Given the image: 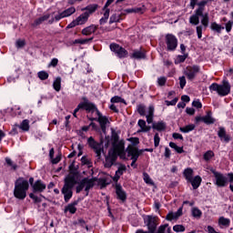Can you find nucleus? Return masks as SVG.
I'll return each mask as SVG.
<instances>
[{"mask_svg": "<svg viewBox=\"0 0 233 233\" xmlns=\"http://www.w3.org/2000/svg\"><path fill=\"white\" fill-rule=\"evenodd\" d=\"M111 143L112 148L106 157V167H112V165L116 163L117 156H119L120 159H125V157H127L125 153V141L119 140V136L114 128H111Z\"/></svg>", "mask_w": 233, "mask_h": 233, "instance_id": "obj_1", "label": "nucleus"}, {"mask_svg": "<svg viewBox=\"0 0 233 233\" xmlns=\"http://www.w3.org/2000/svg\"><path fill=\"white\" fill-rule=\"evenodd\" d=\"M28 180L20 177L15 183L14 196L16 199H25L26 198V190H28Z\"/></svg>", "mask_w": 233, "mask_h": 233, "instance_id": "obj_2", "label": "nucleus"}, {"mask_svg": "<svg viewBox=\"0 0 233 233\" xmlns=\"http://www.w3.org/2000/svg\"><path fill=\"white\" fill-rule=\"evenodd\" d=\"M77 183L76 177L68 176L65 179V185L62 188V194L64 195L65 201L68 202L72 198V188Z\"/></svg>", "mask_w": 233, "mask_h": 233, "instance_id": "obj_3", "label": "nucleus"}, {"mask_svg": "<svg viewBox=\"0 0 233 233\" xmlns=\"http://www.w3.org/2000/svg\"><path fill=\"white\" fill-rule=\"evenodd\" d=\"M210 92H217L218 96H228L230 94V84L227 80H223L222 84L213 83L209 86Z\"/></svg>", "mask_w": 233, "mask_h": 233, "instance_id": "obj_4", "label": "nucleus"}, {"mask_svg": "<svg viewBox=\"0 0 233 233\" xmlns=\"http://www.w3.org/2000/svg\"><path fill=\"white\" fill-rule=\"evenodd\" d=\"M81 109L86 110L89 114H92V116H96L97 112H99L96 105L86 100V98L84 99V102L78 104L76 108V112H79Z\"/></svg>", "mask_w": 233, "mask_h": 233, "instance_id": "obj_5", "label": "nucleus"}, {"mask_svg": "<svg viewBox=\"0 0 233 233\" xmlns=\"http://www.w3.org/2000/svg\"><path fill=\"white\" fill-rule=\"evenodd\" d=\"M210 171L215 177L214 185L220 187H225L228 185V177L227 175H223L222 173L216 171L214 168H211Z\"/></svg>", "mask_w": 233, "mask_h": 233, "instance_id": "obj_6", "label": "nucleus"}, {"mask_svg": "<svg viewBox=\"0 0 233 233\" xmlns=\"http://www.w3.org/2000/svg\"><path fill=\"white\" fill-rule=\"evenodd\" d=\"M96 117H89V121H98L100 128L103 134H106V125H108V118L101 114V112L96 111Z\"/></svg>", "mask_w": 233, "mask_h": 233, "instance_id": "obj_7", "label": "nucleus"}, {"mask_svg": "<svg viewBox=\"0 0 233 233\" xmlns=\"http://www.w3.org/2000/svg\"><path fill=\"white\" fill-rule=\"evenodd\" d=\"M94 187V179L92 178H84L81 180L80 184L76 187V194H79L83 188L86 192V196H88V191L90 188Z\"/></svg>", "mask_w": 233, "mask_h": 233, "instance_id": "obj_8", "label": "nucleus"}, {"mask_svg": "<svg viewBox=\"0 0 233 233\" xmlns=\"http://www.w3.org/2000/svg\"><path fill=\"white\" fill-rule=\"evenodd\" d=\"M89 13H83L75 20H73L68 25L67 28H74L75 26H79V25H85L88 21Z\"/></svg>", "mask_w": 233, "mask_h": 233, "instance_id": "obj_9", "label": "nucleus"}, {"mask_svg": "<svg viewBox=\"0 0 233 233\" xmlns=\"http://www.w3.org/2000/svg\"><path fill=\"white\" fill-rule=\"evenodd\" d=\"M199 70L200 68L198 66H187L184 74L189 81H194V79H196V76L199 74Z\"/></svg>", "mask_w": 233, "mask_h": 233, "instance_id": "obj_10", "label": "nucleus"}, {"mask_svg": "<svg viewBox=\"0 0 233 233\" xmlns=\"http://www.w3.org/2000/svg\"><path fill=\"white\" fill-rule=\"evenodd\" d=\"M110 50L111 52H114L117 57L120 58L127 57V56H128V51H127L125 48L117 44H111Z\"/></svg>", "mask_w": 233, "mask_h": 233, "instance_id": "obj_11", "label": "nucleus"}, {"mask_svg": "<svg viewBox=\"0 0 233 233\" xmlns=\"http://www.w3.org/2000/svg\"><path fill=\"white\" fill-rule=\"evenodd\" d=\"M167 48L170 52H174L177 48V38L173 35H167L166 36Z\"/></svg>", "mask_w": 233, "mask_h": 233, "instance_id": "obj_12", "label": "nucleus"}, {"mask_svg": "<svg viewBox=\"0 0 233 233\" xmlns=\"http://www.w3.org/2000/svg\"><path fill=\"white\" fill-rule=\"evenodd\" d=\"M127 154L128 156H131V159H132L131 167H134V168H136L137 167L136 165V161H137L139 157V154H140L139 151L136 147L129 146L127 147Z\"/></svg>", "mask_w": 233, "mask_h": 233, "instance_id": "obj_13", "label": "nucleus"}, {"mask_svg": "<svg viewBox=\"0 0 233 233\" xmlns=\"http://www.w3.org/2000/svg\"><path fill=\"white\" fill-rule=\"evenodd\" d=\"M203 12H205V7L203 5H200L196 11L195 15H191L189 18V23L191 25H199V17L200 15H203Z\"/></svg>", "mask_w": 233, "mask_h": 233, "instance_id": "obj_14", "label": "nucleus"}, {"mask_svg": "<svg viewBox=\"0 0 233 233\" xmlns=\"http://www.w3.org/2000/svg\"><path fill=\"white\" fill-rule=\"evenodd\" d=\"M145 223L150 233H154L157 228V219L156 217L147 216L145 218Z\"/></svg>", "mask_w": 233, "mask_h": 233, "instance_id": "obj_15", "label": "nucleus"}, {"mask_svg": "<svg viewBox=\"0 0 233 233\" xmlns=\"http://www.w3.org/2000/svg\"><path fill=\"white\" fill-rule=\"evenodd\" d=\"M87 143L89 145V147H91V148H93L96 154V157H99L101 156V152H103V146L97 142H96V140H94V137H90L87 139Z\"/></svg>", "mask_w": 233, "mask_h": 233, "instance_id": "obj_16", "label": "nucleus"}, {"mask_svg": "<svg viewBox=\"0 0 233 233\" xmlns=\"http://www.w3.org/2000/svg\"><path fill=\"white\" fill-rule=\"evenodd\" d=\"M115 0H107L106 5L103 7L104 10V16L100 19V25H105L106 21H108V17H110V9L108 8Z\"/></svg>", "mask_w": 233, "mask_h": 233, "instance_id": "obj_17", "label": "nucleus"}, {"mask_svg": "<svg viewBox=\"0 0 233 233\" xmlns=\"http://www.w3.org/2000/svg\"><path fill=\"white\" fill-rule=\"evenodd\" d=\"M73 14H76V7H69L64 12L60 13L58 15L55 16L56 21H60L65 17H70Z\"/></svg>", "mask_w": 233, "mask_h": 233, "instance_id": "obj_18", "label": "nucleus"}, {"mask_svg": "<svg viewBox=\"0 0 233 233\" xmlns=\"http://www.w3.org/2000/svg\"><path fill=\"white\" fill-rule=\"evenodd\" d=\"M182 215H183V208H180L177 209V212H169L167 215L166 219L167 221H173V219H177V218H181Z\"/></svg>", "mask_w": 233, "mask_h": 233, "instance_id": "obj_19", "label": "nucleus"}, {"mask_svg": "<svg viewBox=\"0 0 233 233\" xmlns=\"http://www.w3.org/2000/svg\"><path fill=\"white\" fill-rule=\"evenodd\" d=\"M218 136L221 141L224 143H229L230 142V135H227V131L225 130V127H219Z\"/></svg>", "mask_w": 233, "mask_h": 233, "instance_id": "obj_20", "label": "nucleus"}, {"mask_svg": "<svg viewBox=\"0 0 233 233\" xmlns=\"http://www.w3.org/2000/svg\"><path fill=\"white\" fill-rule=\"evenodd\" d=\"M46 188V185L43 183L41 180H37L33 185V191L34 192H43Z\"/></svg>", "mask_w": 233, "mask_h": 233, "instance_id": "obj_21", "label": "nucleus"}, {"mask_svg": "<svg viewBox=\"0 0 233 233\" xmlns=\"http://www.w3.org/2000/svg\"><path fill=\"white\" fill-rule=\"evenodd\" d=\"M116 192L118 199H121V201H125V199H127V193H125L121 185H116Z\"/></svg>", "mask_w": 233, "mask_h": 233, "instance_id": "obj_22", "label": "nucleus"}, {"mask_svg": "<svg viewBox=\"0 0 233 233\" xmlns=\"http://www.w3.org/2000/svg\"><path fill=\"white\" fill-rule=\"evenodd\" d=\"M145 12V6L127 8L124 10V14H143Z\"/></svg>", "mask_w": 233, "mask_h": 233, "instance_id": "obj_23", "label": "nucleus"}, {"mask_svg": "<svg viewBox=\"0 0 233 233\" xmlns=\"http://www.w3.org/2000/svg\"><path fill=\"white\" fill-rule=\"evenodd\" d=\"M97 30V26L91 25L82 30L83 35H92Z\"/></svg>", "mask_w": 233, "mask_h": 233, "instance_id": "obj_24", "label": "nucleus"}, {"mask_svg": "<svg viewBox=\"0 0 233 233\" xmlns=\"http://www.w3.org/2000/svg\"><path fill=\"white\" fill-rule=\"evenodd\" d=\"M201 177L196 176L194 178H191V180L188 181V183H191L194 190H197V188H199V186L201 185Z\"/></svg>", "mask_w": 233, "mask_h": 233, "instance_id": "obj_25", "label": "nucleus"}, {"mask_svg": "<svg viewBox=\"0 0 233 233\" xmlns=\"http://www.w3.org/2000/svg\"><path fill=\"white\" fill-rule=\"evenodd\" d=\"M203 123L206 125H214L216 123V119L212 117V112H208L207 116H203Z\"/></svg>", "mask_w": 233, "mask_h": 233, "instance_id": "obj_26", "label": "nucleus"}, {"mask_svg": "<svg viewBox=\"0 0 233 233\" xmlns=\"http://www.w3.org/2000/svg\"><path fill=\"white\" fill-rule=\"evenodd\" d=\"M146 117H147V122L148 123V125H150V123H152V121H154V106H151L148 107Z\"/></svg>", "mask_w": 233, "mask_h": 233, "instance_id": "obj_27", "label": "nucleus"}, {"mask_svg": "<svg viewBox=\"0 0 233 233\" xmlns=\"http://www.w3.org/2000/svg\"><path fill=\"white\" fill-rule=\"evenodd\" d=\"M183 174H184V177L187 179V181H188V182L192 181V177L194 176V170L192 168H190V167L186 168L184 170Z\"/></svg>", "mask_w": 233, "mask_h": 233, "instance_id": "obj_28", "label": "nucleus"}, {"mask_svg": "<svg viewBox=\"0 0 233 233\" xmlns=\"http://www.w3.org/2000/svg\"><path fill=\"white\" fill-rule=\"evenodd\" d=\"M131 59H145V53L141 50H135L131 54Z\"/></svg>", "mask_w": 233, "mask_h": 233, "instance_id": "obj_29", "label": "nucleus"}, {"mask_svg": "<svg viewBox=\"0 0 233 233\" xmlns=\"http://www.w3.org/2000/svg\"><path fill=\"white\" fill-rule=\"evenodd\" d=\"M153 128L155 130H158V132H161V131L165 130V128H167V124L163 121H159V122L153 124Z\"/></svg>", "mask_w": 233, "mask_h": 233, "instance_id": "obj_30", "label": "nucleus"}, {"mask_svg": "<svg viewBox=\"0 0 233 233\" xmlns=\"http://www.w3.org/2000/svg\"><path fill=\"white\" fill-rule=\"evenodd\" d=\"M138 127H140V132H149L150 127L147 126V122L145 120H138Z\"/></svg>", "mask_w": 233, "mask_h": 233, "instance_id": "obj_31", "label": "nucleus"}, {"mask_svg": "<svg viewBox=\"0 0 233 233\" xmlns=\"http://www.w3.org/2000/svg\"><path fill=\"white\" fill-rule=\"evenodd\" d=\"M211 30L217 32L218 34H221V30H225L224 26H221L219 24L213 22L210 25Z\"/></svg>", "mask_w": 233, "mask_h": 233, "instance_id": "obj_32", "label": "nucleus"}, {"mask_svg": "<svg viewBox=\"0 0 233 233\" xmlns=\"http://www.w3.org/2000/svg\"><path fill=\"white\" fill-rule=\"evenodd\" d=\"M196 128V125L189 124L184 127H180V132H183L184 134H188V132H192Z\"/></svg>", "mask_w": 233, "mask_h": 233, "instance_id": "obj_33", "label": "nucleus"}, {"mask_svg": "<svg viewBox=\"0 0 233 233\" xmlns=\"http://www.w3.org/2000/svg\"><path fill=\"white\" fill-rule=\"evenodd\" d=\"M218 225L222 227H230V220L228 218H225V217H220L218 218Z\"/></svg>", "mask_w": 233, "mask_h": 233, "instance_id": "obj_34", "label": "nucleus"}, {"mask_svg": "<svg viewBox=\"0 0 233 233\" xmlns=\"http://www.w3.org/2000/svg\"><path fill=\"white\" fill-rule=\"evenodd\" d=\"M53 88L56 92H59L61 90V77H56L53 83Z\"/></svg>", "mask_w": 233, "mask_h": 233, "instance_id": "obj_35", "label": "nucleus"}, {"mask_svg": "<svg viewBox=\"0 0 233 233\" xmlns=\"http://www.w3.org/2000/svg\"><path fill=\"white\" fill-rule=\"evenodd\" d=\"M191 214L193 218H196L197 219H199V218L203 216V212H201L198 208H192Z\"/></svg>", "mask_w": 233, "mask_h": 233, "instance_id": "obj_36", "label": "nucleus"}, {"mask_svg": "<svg viewBox=\"0 0 233 233\" xmlns=\"http://www.w3.org/2000/svg\"><path fill=\"white\" fill-rule=\"evenodd\" d=\"M119 21H121V15L114 14L110 16L109 25L119 23Z\"/></svg>", "mask_w": 233, "mask_h": 233, "instance_id": "obj_37", "label": "nucleus"}, {"mask_svg": "<svg viewBox=\"0 0 233 233\" xmlns=\"http://www.w3.org/2000/svg\"><path fill=\"white\" fill-rule=\"evenodd\" d=\"M46 19H50V15H46L42 17L37 18L33 24V25L37 26V25H41V23H43V21H46Z\"/></svg>", "mask_w": 233, "mask_h": 233, "instance_id": "obj_38", "label": "nucleus"}, {"mask_svg": "<svg viewBox=\"0 0 233 233\" xmlns=\"http://www.w3.org/2000/svg\"><path fill=\"white\" fill-rule=\"evenodd\" d=\"M76 205H77V204H76V203L69 204V205L66 208L65 211H66V212H70V214H76V210H77V208H76Z\"/></svg>", "mask_w": 233, "mask_h": 233, "instance_id": "obj_39", "label": "nucleus"}, {"mask_svg": "<svg viewBox=\"0 0 233 233\" xmlns=\"http://www.w3.org/2000/svg\"><path fill=\"white\" fill-rule=\"evenodd\" d=\"M200 17H202L201 24L203 25V26H205V28H207V26H208V13H202V15H200Z\"/></svg>", "mask_w": 233, "mask_h": 233, "instance_id": "obj_40", "label": "nucleus"}, {"mask_svg": "<svg viewBox=\"0 0 233 233\" xmlns=\"http://www.w3.org/2000/svg\"><path fill=\"white\" fill-rule=\"evenodd\" d=\"M169 147L171 148H174V150H176V152H177V154H183V147H178L176 143L170 142Z\"/></svg>", "mask_w": 233, "mask_h": 233, "instance_id": "obj_41", "label": "nucleus"}, {"mask_svg": "<svg viewBox=\"0 0 233 233\" xmlns=\"http://www.w3.org/2000/svg\"><path fill=\"white\" fill-rule=\"evenodd\" d=\"M19 128H21V130H25V132H28V130H30V125L28 123V120H24L19 126Z\"/></svg>", "mask_w": 233, "mask_h": 233, "instance_id": "obj_42", "label": "nucleus"}, {"mask_svg": "<svg viewBox=\"0 0 233 233\" xmlns=\"http://www.w3.org/2000/svg\"><path fill=\"white\" fill-rule=\"evenodd\" d=\"M86 10L87 11H86L85 14H89V16H90L91 14H94V12L97 10V5L87 6Z\"/></svg>", "mask_w": 233, "mask_h": 233, "instance_id": "obj_43", "label": "nucleus"}, {"mask_svg": "<svg viewBox=\"0 0 233 233\" xmlns=\"http://www.w3.org/2000/svg\"><path fill=\"white\" fill-rule=\"evenodd\" d=\"M174 232L179 233V232H185V226L183 225H175L173 227Z\"/></svg>", "mask_w": 233, "mask_h": 233, "instance_id": "obj_44", "label": "nucleus"}, {"mask_svg": "<svg viewBox=\"0 0 233 233\" xmlns=\"http://www.w3.org/2000/svg\"><path fill=\"white\" fill-rule=\"evenodd\" d=\"M38 77L42 81H45V80L48 79V73H46V71H40V72H38Z\"/></svg>", "mask_w": 233, "mask_h": 233, "instance_id": "obj_45", "label": "nucleus"}, {"mask_svg": "<svg viewBox=\"0 0 233 233\" xmlns=\"http://www.w3.org/2000/svg\"><path fill=\"white\" fill-rule=\"evenodd\" d=\"M143 178L145 183L147 185H152V178H150V176H148V173H143Z\"/></svg>", "mask_w": 233, "mask_h": 233, "instance_id": "obj_46", "label": "nucleus"}, {"mask_svg": "<svg viewBox=\"0 0 233 233\" xmlns=\"http://www.w3.org/2000/svg\"><path fill=\"white\" fill-rule=\"evenodd\" d=\"M214 156V152L209 150L204 154L205 161H210V158Z\"/></svg>", "mask_w": 233, "mask_h": 233, "instance_id": "obj_47", "label": "nucleus"}, {"mask_svg": "<svg viewBox=\"0 0 233 233\" xmlns=\"http://www.w3.org/2000/svg\"><path fill=\"white\" fill-rule=\"evenodd\" d=\"M111 103H126V102H125V99L121 98L118 96H116L111 98Z\"/></svg>", "mask_w": 233, "mask_h": 233, "instance_id": "obj_48", "label": "nucleus"}, {"mask_svg": "<svg viewBox=\"0 0 233 233\" xmlns=\"http://www.w3.org/2000/svg\"><path fill=\"white\" fill-rule=\"evenodd\" d=\"M93 38H88V39H76L75 40V44H79V45H86V43H89V41H92Z\"/></svg>", "mask_w": 233, "mask_h": 233, "instance_id": "obj_49", "label": "nucleus"}, {"mask_svg": "<svg viewBox=\"0 0 233 233\" xmlns=\"http://www.w3.org/2000/svg\"><path fill=\"white\" fill-rule=\"evenodd\" d=\"M179 86L180 88H185V86L187 85V79L185 78V76H180L179 78Z\"/></svg>", "mask_w": 233, "mask_h": 233, "instance_id": "obj_50", "label": "nucleus"}, {"mask_svg": "<svg viewBox=\"0 0 233 233\" xmlns=\"http://www.w3.org/2000/svg\"><path fill=\"white\" fill-rule=\"evenodd\" d=\"M125 172H127V167H125V166H120L118 167V169L116 170V173L120 176H123V174H125Z\"/></svg>", "mask_w": 233, "mask_h": 233, "instance_id": "obj_51", "label": "nucleus"}, {"mask_svg": "<svg viewBox=\"0 0 233 233\" xmlns=\"http://www.w3.org/2000/svg\"><path fill=\"white\" fill-rule=\"evenodd\" d=\"M5 163L9 166L12 167V168H14V170H15L17 168V166L15 164H14V162L12 161V159L10 158H5Z\"/></svg>", "mask_w": 233, "mask_h": 233, "instance_id": "obj_52", "label": "nucleus"}, {"mask_svg": "<svg viewBox=\"0 0 233 233\" xmlns=\"http://www.w3.org/2000/svg\"><path fill=\"white\" fill-rule=\"evenodd\" d=\"M167 228H168V224H165V225H161L157 233H165V230H167Z\"/></svg>", "mask_w": 233, "mask_h": 233, "instance_id": "obj_53", "label": "nucleus"}, {"mask_svg": "<svg viewBox=\"0 0 233 233\" xmlns=\"http://www.w3.org/2000/svg\"><path fill=\"white\" fill-rule=\"evenodd\" d=\"M157 83L159 86H165V83H167V78L165 76H161L157 78Z\"/></svg>", "mask_w": 233, "mask_h": 233, "instance_id": "obj_54", "label": "nucleus"}, {"mask_svg": "<svg viewBox=\"0 0 233 233\" xmlns=\"http://www.w3.org/2000/svg\"><path fill=\"white\" fill-rule=\"evenodd\" d=\"M197 34H198V39H201L203 35V26L201 25L197 26Z\"/></svg>", "mask_w": 233, "mask_h": 233, "instance_id": "obj_55", "label": "nucleus"}, {"mask_svg": "<svg viewBox=\"0 0 233 233\" xmlns=\"http://www.w3.org/2000/svg\"><path fill=\"white\" fill-rule=\"evenodd\" d=\"M192 106H195V108H202L203 107V105L201 104V102L199 100L193 101Z\"/></svg>", "mask_w": 233, "mask_h": 233, "instance_id": "obj_56", "label": "nucleus"}, {"mask_svg": "<svg viewBox=\"0 0 233 233\" xmlns=\"http://www.w3.org/2000/svg\"><path fill=\"white\" fill-rule=\"evenodd\" d=\"M159 141H161V138H159V134L157 133L154 137L155 147H159Z\"/></svg>", "mask_w": 233, "mask_h": 233, "instance_id": "obj_57", "label": "nucleus"}, {"mask_svg": "<svg viewBox=\"0 0 233 233\" xmlns=\"http://www.w3.org/2000/svg\"><path fill=\"white\" fill-rule=\"evenodd\" d=\"M177 103V98H174L173 100L171 101H168V100H166V105L167 106H174Z\"/></svg>", "mask_w": 233, "mask_h": 233, "instance_id": "obj_58", "label": "nucleus"}, {"mask_svg": "<svg viewBox=\"0 0 233 233\" xmlns=\"http://www.w3.org/2000/svg\"><path fill=\"white\" fill-rule=\"evenodd\" d=\"M29 198H31V199H34L35 203H40L41 201V198H37V196H35L34 193H30Z\"/></svg>", "mask_w": 233, "mask_h": 233, "instance_id": "obj_59", "label": "nucleus"}, {"mask_svg": "<svg viewBox=\"0 0 233 233\" xmlns=\"http://www.w3.org/2000/svg\"><path fill=\"white\" fill-rule=\"evenodd\" d=\"M186 112L189 116H194V114H196V110L193 107H187Z\"/></svg>", "mask_w": 233, "mask_h": 233, "instance_id": "obj_60", "label": "nucleus"}, {"mask_svg": "<svg viewBox=\"0 0 233 233\" xmlns=\"http://www.w3.org/2000/svg\"><path fill=\"white\" fill-rule=\"evenodd\" d=\"M57 63H59V60L57 58H53L49 64V66H57Z\"/></svg>", "mask_w": 233, "mask_h": 233, "instance_id": "obj_61", "label": "nucleus"}, {"mask_svg": "<svg viewBox=\"0 0 233 233\" xmlns=\"http://www.w3.org/2000/svg\"><path fill=\"white\" fill-rule=\"evenodd\" d=\"M101 145H104L105 147H108L110 145V139L107 137H106L105 140H101Z\"/></svg>", "mask_w": 233, "mask_h": 233, "instance_id": "obj_62", "label": "nucleus"}, {"mask_svg": "<svg viewBox=\"0 0 233 233\" xmlns=\"http://www.w3.org/2000/svg\"><path fill=\"white\" fill-rule=\"evenodd\" d=\"M16 46L17 48H23V46H25V40H17Z\"/></svg>", "mask_w": 233, "mask_h": 233, "instance_id": "obj_63", "label": "nucleus"}, {"mask_svg": "<svg viewBox=\"0 0 233 233\" xmlns=\"http://www.w3.org/2000/svg\"><path fill=\"white\" fill-rule=\"evenodd\" d=\"M228 181H229V183L233 184V173H228Z\"/></svg>", "mask_w": 233, "mask_h": 233, "instance_id": "obj_64", "label": "nucleus"}]
</instances>
